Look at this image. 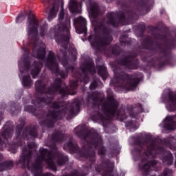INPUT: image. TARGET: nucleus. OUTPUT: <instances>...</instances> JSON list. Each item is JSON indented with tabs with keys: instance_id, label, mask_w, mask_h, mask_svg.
<instances>
[{
	"instance_id": "obj_1",
	"label": "nucleus",
	"mask_w": 176,
	"mask_h": 176,
	"mask_svg": "<svg viewBox=\"0 0 176 176\" xmlns=\"http://www.w3.org/2000/svg\"><path fill=\"white\" fill-rule=\"evenodd\" d=\"M28 150L24 148L23 151V156L21 157V162L25 164L27 162V167L34 176H50L49 173L42 175V162H45L47 163L49 167L54 170L56 168V165L53 161V154L49 152L45 148L40 149V155L38 157L36 161L33 164L30 160L31 157V148L35 146V143L32 142L31 144L28 142Z\"/></svg>"
},
{
	"instance_id": "obj_2",
	"label": "nucleus",
	"mask_w": 176,
	"mask_h": 176,
	"mask_svg": "<svg viewBox=\"0 0 176 176\" xmlns=\"http://www.w3.org/2000/svg\"><path fill=\"white\" fill-rule=\"evenodd\" d=\"M70 28L69 16H68V13L65 12L64 8L62 7L58 16V24L57 26L50 29V34L52 38H53V35H54L56 39V36H57L58 32H60L62 41L68 42V41H69Z\"/></svg>"
},
{
	"instance_id": "obj_3",
	"label": "nucleus",
	"mask_w": 176,
	"mask_h": 176,
	"mask_svg": "<svg viewBox=\"0 0 176 176\" xmlns=\"http://www.w3.org/2000/svg\"><path fill=\"white\" fill-rule=\"evenodd\" d=\"M155 153H156V151H155V144L148 147L147 150L144 153L146 158H142L141 163L139 164V170L142 171L143 175H148V174L151 173L152 167L159 166V162L155 160H153L151 162L148 161L146 162V160H148L149 157H155Z\"/></svg>"
},
{
	"instance_id": "obj_4",
	"label": "nucleus",
	"mask_w": 176,
	"mask_h": 176,
	"mask_svg": "<svg viewBox=\"0 0 176 176\" xmlns=\"http://www.w3.org/2000/svg\"><path fill=\"white\" fill-rule=\"evenodd\" d=\"M19 67L20 69L19 78L22 80V83L25 87H30L32 85L31 77L28 74L30 71V59L28 58H21L19 61Z\"/></svg>"
},
{
	"instance_id": "obj_5",
	"label": "nucleus",
	"mask_w": 176,
	"mask_h": 176,
	"mask_svg": "<svg viewBox=\"0 0 176 176\" xmlns=\"http://www.w3.org/2000/svg\"><path fill=\"white\" fill-rule=\"evenodd\" d=\"M114 82L116 83H119L120 80V78H126L128 79L129 82L126 84L125 87H122V89H124L125 90H133L135 87H137V85L140 83V78H135L131 76H128L127 74L122 72L120 69H115L114 70Z\"/></svg>"
},
{
	"instance_id": "obj_6",
	"label": "nucleus",
	"mask_w": 176,
	"mask_h": 176,
	"mask_svg": "<svg viewBox=\"0 0 176 176\" xmlns=\"http://www.w3.org/2000/svg\"><path fill=\"white\" fill-rule=\"evenodd\" d=\"M64 105H65V103H52L51 107L54 109V111H50L48 118L50 119H56V118H58L60 115L65 116V113H68L69 111H68L67 107Z\"/></svg>"
},
{
	"instance_id": "obj_7",
	"label": "nucleus",
	"mask_w": 176,
	"mask_h": 176,
	"mask_svg": "<svg viewBox=\"0 0 176 176\" xmlns=\"http://www.w3.org/2000/svg\"><path fill=\"white\" fill-rule=\"evenodd\" d=\"M58 60V57H54V54L50 52L46 65L48 67V68H50V69H51V71H53V72H55V74H58L61 78H67V72H59L58 64L57 63Z\"/></svg>"
},
{
	"instance_id": "obj_8",
	"label": "nucleus",
	"mask_w": 176,
	"mask_h": 176,
	"mask_svg": "<svg viewBox=\"0 0 176 176\" xmlns=\"http://www.w3.org/2000/svg\"><path fill=\"white\" fill-rule=\"evenodd\" d=\"M118 105H119V104L115 100V98H113L112 96H110L109 98V103L102 106V110L104 112V115L109 117L115 116V115H116Z\"/></svg>"
},
{
	"instance_id": "obj_9",
	"label": "nucleus",
	"mask_w": 176,
	"mask_h": 176,
	"mask_svg": "<svg viewBox=\"0 0 176 176\" xmlns=\"http://www.w3.org/2000/svg\"><path fill=\"white\" fill-rule=\"evenodd\" d=\"M61 86H64V83L61 81V79L56 80L54 85L52 87L51 89L48 90V94L47 95V97L50 96L53 93V91H58L62 96H67V94H71V96H74L76 92L71 93V91L68 90L67 88H62Z\"/></svg>"
},
{
	"instance_id": "obj_10",
	"label": "nucleus",
	"mask_w": 176,
	"mask_h": 176,
	"mask_svg": "<svg viewBox=\"0 0 176 176\" xmlns=\"http://www.w3.org/2000/svg\"><path fill=\"white\" fill-rule=\"evenodd\" d=\"M28 33L29 35L35 36L38 35V20L35 18L28 19Z\"/></svg>"
},
{
	"instance_id": "obj_11",
	"label": "nucleus",
	"mask_w": 176,
	"mask_h": 176,
	"mask_svg": "<svg viewBox=\"0 0 176 176\" xmlns=\"http://www.w3.org/2000/svg\"><path fill=\"white\" fill-rule=\"evenodd\" d=\"M74 24H79L80 28H76L77 34H86L87 29L86 28V19L83 17H78L74 20Z\"/></svg>"
},
{
	"instance_id": "obj_12",
	"label": "nucleus",
	"mask_w": 176,
	"mask_h": 176,
	"mask_svg": "<svg viewBox=\"0 0 176 176\" xmlns=\"http://www.w3.org/2000/svg\"><path fill=\"white\" fill-rule=\"evenodd\" d=\"M52 153H54V156L57 157V163L59 166H63L66 162H68V157L61 153L60 151L57 149V147L54 146Z\"/></svg>"
},
{
	"instance_id": "obj_13",
	"label": "nucleus",
	"mask_w": 176,
	"mask_h": 176,
	"mask_svg": "<svg viewBox=\"0 0 176 176\" xmlns=\"http://www.w3.org/2000/svg\"><path fill=\"white\" fill-rule=\"evenodd\" d=\"M174 120H176V116H168L163 121V124L165 129L167 130H175L176 124L174 122Z\"/></svg>"
},
{
	"instance_id": "obj_14",
	"label": "nucleus",
	"mask_w": 176,
	"mask_h": 176,
	"mask_svg": "<svg viewBox=\"0 0 176 176\" xmlns=\"http://www.w3.org/2000/svg\"><path fill=\"white\" fill-rule=\"evenodd\" d=\"M89 41L91 46L96 47L99 50H101L102 46H105V45H108L109 43V40H108L107 38H99L98 37H96L94 41H93L91 39Z\"/></svg>"
},
{
	"instance_id": "obj_15",
	"label": "nucleus",
	"mask_w": 176,
	"mask_h": 176,
	"mask_svg": "<svg viewBox=\"0 0 176 176\" xmlns=\"http://www.w3.org/2000/svg\"><path fill=\"white\" fill-rule=\"evenodd\" d=\"M168 101L166 102V109L170 112L176 109V96L173 94L168 95Z\"/></svg>"
},
{
	"instance_id": "obj_16",
	"label": "nucleus",
	"mask_w": 176,
	"mask_h": 176,
	"mask_svg": "<svg viewBox=\"0 0 176 176\" xmlns=\"http://www.w3.org/2000/svg\"><path fill=\"white\" fill-rule=\"evenodd\" d=\"M87 7L88 9V12L91 16H96L98 12V6L94 2L87 3Z\"/></svg>"
},
{
	"instance_id": "obj_17",
	"label": "nucleus",
	"mask_w": 176,
	"mask_h": 176,
	"mask_svg": "<svg viewBox=\"0 0 176 176\" xmlns=\"http://www.w3.org/2000/svg\"><path fill=\"white\" fill-rule=\"evenodd\" d=\"M69 9L72 13H80V8L76 0H70Z\"/></svg>"
},
{
	"instance_id": "obj_18",
	"label": "nucleus",
	"mask_w": 176,
	"mask_h": 176,
	"mask_svg": "<svg viewBox=\"0 0 176 176\" xmlns=\"http://www.w3.org/2000/svg\"><path fill=\"white\" fill-rule=\"evenodd\" d=\"M32 72L31 74L34 78L36 77L38 74L41 72V68H42V63H36V62L34 63L31 67Z\"/></svg>"
},
{
	"instance_id": "obj_19",
	"label": "nucleus",
	"mask_w": 176,
	"mask_h": 176,
	"mask_svg": "<svg viewBox=\"0 0 176 176\" xmlns=\"http://www.w3.org/2000/svg\"><path fill=\"white\" fill-rule=\"evenodd\" d=\"M57 12H58V4H54L53 8L50 10L48 14V20L50 21L52 19H54L57 16Z\"/></svg>"
},
{
	"instance_id": "obj_20",
	"label": "nucleus",
	"mask_w": 176,
	"mask_h": 176,
	"mask_svg": "<svg viewBox=\"0 0 176 176\" xmlns=\"http://www.w3.org/2000/svg\"><path fill=\"white\" fill-rule=\"evenodd\" d=\"M23 137H27L28 138H35L38 134L36 133V131L35 130H31V129L28 128L25 129V131L23 132Z\"/></svg>"
},
{
	"instance_id": "obj_21",
	"label": "nucleus",
	"mask_w": 176,
	"mask_h": 176,
	"mask_svg": "<svg viewBox=\"0 0 176 176\" xmlns=\"http://www.w3.org/2000/svg\"><path fill=\"white\" fill-rule=\"evenodd\" d=\"M98 74L100 75L103 80H105L107 78H108V73L107 72V68H105V67H98Z\"/></svg>"
},
{
	"instance_id": "obj_22",
	"label": "nucleus",
	"mask_w": 176,
	"mask_h": 176,
	"mask_svg": "<svg viewBox=\"0 0 176 176\" xmlns=\"http://www.w3.org/2000/svg\"><path fill=\"white\" fill-rule=\"evenodd\" d=\"M81 69L82 72H87V71L89 72H96V70H94V65L93 63L85 65L84 67L81 66Z\"/></svg>"
},
{
	"instance_id": "obj_23",
	"label": "nucleus",
	"mask_w": 176,
	"mask_h": 176,
	"mask_svg": "<svg viewBox=\"0 0 176 176\" xmlns=\"http://www.w3.org/2000/svg\"><path fill=\"white\" fill-rule=\"evenodd\" d=\"M164 163L167 164H173V154L168 153V155L163 159Z\"/></svg>"
},
{
	"instance_id": "obj_24",
	"label": "nucleus",
	"mask_w": 176,
	"mask_h": 176,
	"mask_svg": "<svg viewBox=\"0 0 176 176\" xmlns=\"http://www.w3.org/2000/svg\"><path fill=\"white\" fill-rule=\"evenodd\" d=\"M36 58H38V60H43V58H45V47H43L42 49L38 51L36 54Z\"/></svg>"
},
{
	"instance_id": "obj_25",
	"label": "nucleus",
	"mask_w": 176,
	"mask_h": 176,
	"mask_svg": "<svg viewBox=\"0 0 176 176\" xmlns=\"http://www.w3.org/2000/svg\"><path fill=\"white\" fill-rule=\"evenodd\" d=\"M62 65H63V67H65V68H66V71H67L69 72H72V71L74 70V67L69 66L68 65V60H64L62 61Z\"/></svg>"
},
{
	"instance_id": "obj_26",
	"label": "nucleus",
	"mask_w": 176,
	"mask_h": 176,
	"mask_svg": "<svg viewBox=\"0 0 176 176\" xmlns=\"http://www.w3.org/2000/svg\"><path fill=\"white\" fill-rule=\"evenodd\" d=\"M91 145H93V146H94V148L97 147V145L101 144V138H94L91 142Z\"/></svg>"
},
{
	"instance_id": "obj_27",
	"label": "nucleus",
	"mask_w": 176,
	"mask_h": 176,
	"mask_svg": "<svg viewBox=\"0 0 176 176\" xmlns=\"http://www.w3.org/2000/svg\"><path fill=\"white\" fill-rule=\"evenodd\" d=\"M35 86L37 91H42V89H43V84H42L41 81L38 80L36 82Z\"/></svg>"
},
{
	"instance_id": "obj_28",
	"label": "nucleus",
	"mask_w": 176,
	"mask_h": 176,
	"mask_svg": "<svg viewBox=\"0 0 176 176\" xmlns=\"http://www.w3.org/2000/svg\"><path fill=\"white\" fill-rule=\"evenodd\" d=\"M25 20V14L23 13L19 14V15L16 17V23H21Z\"/></svg>"
},
{
	"instance_id": "obj_29",
	"label": "nucleus",
	"mask_w": 176,
	"mask_h": 176,
	"mask_svg": "<svg viewBox=\"0 0 176 176\" xmlns=\"http://www.w3.org/2000/svg\"><path fill=\"white\" fill-rule=\"evenodd\" d=\"M36 101H37V104H39V102H45V104H50V102H52V98H48L46 100H45V99L41 100L38 98V99H37Z\"/></svg>"
},
{
	"instance_id": "obj_30",
	"label": "nucleus",
	"mask_w": 176,
	"mask_h": 176,
	"mask_svg": "<svg viewBox=\"0 0 176 176\" xmlns=\"http://www.w3.org/2000/svg\"><path fill=\"white\" fill-rule=\"evenodd\" d=\"M46 30H47V27L46 25L41 26L40 33L42 36L45 35V32H46Z\"/></svg>"
},
{
	"instance_id": "obj_31",
	"label": "nucleus",
	"mask_w": 176,
	"mask_h": 176,
	"mask_svg": "<svg viewBox=\"0 0 176 176\" xmlns=\"http://www.w3.org/2000/svg\"><path fill=\"white\" fill-rule=\"evenodd\" d=\"M78 87V82L72 81L70 83V87H71L72 90H74V89H76V87Z\"/></svg>"
},
{
	"instance_id": "obj_32",
	"label": "nucleus",
	"mask_w": 176,
	"mask_h": 176,
	"mask_svg": "<svg viewBox=\"0 0 176 176\" xmlns=\"http://www.w3.org/2000/svg\"><path fill=\"white\" fill-rule=\"evenodd\" d=\"M125 65L126 67H129V68H131L132 69H135V68H137L135 66H133V63H131V62L125 63Z\"/></svg>"
},
{
	"instance_id": "obj_33",
	"label": "nucleus",
	"mask_w": 176,
	"mask_h": 176,
	"mask_svg": "<svg viewBox=\"0 0 176 176\" xmlns=\"http://www.w3.org/2000/svg\"><path fill=\"white\" fill-rule=\"evenodd\" d=\"M65 146L69 149H72V146H73L72 142H69L67 144H65L64 146V148H65Z\"/></svg>"
},
{
	"instance_id": "obj_34",
	"label": "nucleus",
	"mask_w": 176,
	"mask_h": 176,
	"mask_svg": "<svg viewBox=\"0 0 176 176\" xmlns=\"http://www.w3.org/2000/svg\"><path fill=\"white\" fill-rule=\"evenodd\" d=\"M98 86L97 84V82L94 81L91 85H90V89H96V87Z\"/></svg>"
},
{
	"instance_id": "obj_35",
	"label": "nucleus",
	"mask_w": 176,
	"mask_h": 176,
	"mask_svg": "<svg viewBox=\"0 0 176 176\" xmlns=\"http://www.w3.org/2000/svg\"><path fill=\"white\" fill-rule=\"evenodd\" d=\"M76 60V50H73V60L75 61Z\"/></svg>"
},
{
	"instance_id": "obj_36",
	"label": "nucleus",
	"mask_w": 176,
	"mask_h": 176,
	"mask_svg": "<svg viewBox=\"0 0 176 176\" xmlns=\"http://www.w3.org/2000/svg\"><path fill=\"white\" fill-rule=\"evenodd\" d=\"M25 111H27L28 112H32V109L31 106H27L25 107Z\"/></svg>"
},
{
	"instance_id": "obj_37",
	"label": "nucleus",
	"mask_w": 176,
	"mask_h": 176,
	"mask_svg": "<svg viewBox=\"0 0 176 176\" xmlns=\"http://www.w3.org/2000/svg\"><path fill=\"white\" fill-rule=\"evenodd\" d=\"M89 137H90V135H83L82 138H83V140H86V138H89Z\"/></svg>"
},
{
	"instance_id": "obj_38",
	"label": "nucleus",
	"mask_w": 176,
	"mask_h": 176,
	"mask_svg": "<svg viewBox=\"0 0 176 176\" xmlns=\"http://www.w3.org/2000/svg\"><path fill=\"white\" fill-rule=\"evenodd\" d=\"M70 113H71L72 115H74V113H75V111L72 110V111H70Z\"/></svg>"
},
{
	"instance_id": "obj_39",
	"label": "nucleus",
	"mask_w": 176,
	"mask_h": 176,
	"mask_svg": "<svg viewBox=\"0 0 176 176\" xmlns=\"http://www.w3.org/2000/svg\"><path fill=\"white\" fill-rule=\"evenodd\" d=\"M93 101H94H94H98V99L97 98L93 99Z\"/></svg>"
},
{
	"instance_id": "obj_40",
	"label": "nucleus",
	"mask_w": 176,
	"mask_h": 176,
	"mask_svg": "<svg viewBox=\"0 0 176 176\" xmlns=\"http://www.w3.org/2000/svg\"><path fill=\"white\" fill-rule=\"evenodd\" d=\"M99 118H100V119H104V116H100V115H99Z\"/></svg>"
},
{
	"instance_id": "obj_41",
	"label": "nucleus",
	"mask_w": 176,
	"mask_h": 176,
	"mask_svg": "<svg viewBox=\"0 0 176 176\" xmlns=\"http://www.w3.org/2000/svg\"><path fill=\"white\" fill-rule=\"evenodd\" d=\"M34 57H36V55H35V50H34V53H33Z\"/></svg>"
},
{
	"instance_id": "obj_42",
	"label": "nucleus",
	"mask_w": 176,
	"mask_h": 176,
	"mask_svg": "<svg viewBox=\"0 0 176 176\" xmlns=\"http://www.w3.org/2000/svg\"><path fill=\"white\" fill-rule=\"evenodd\" d=\"M79 109V106H76V109Z\"/></svg>"
},
{
	"instance_id": "obj_43",
	"label": "nucleus",
	"mask_w": 176,
	"mask_h": 176,
	"mask_svg": "<svg viewBox=\"0 0 176 176\" xmlns=\"http://www.w3.org/2000/svg\"><path fill=\"white\" fill-rule=\"evenodd\" d=\"M87 82H89V81H84V83H87Z\"/></svg>"
},
{
	"instance_id": "obj_44",
	"label": "nucleus",
	"mask_w": 176,
	"mask_h": 176,
	"mask_svg": "<svg viewBox=\"0 0 176 176\" xmlns=\"http://www.w3.org/2000/svg\"><path fill=\"white\" fill-rule=\"evenodd\" d=\"M45 2H46V0H44V1H43V3H45Z\"/></svg>"
},
{
	"instance_id": "obj_45",
	"label": "nucleus",
	"mask_w": 176,
	"mask_h": 176,
	"mask_svg": "<svg viewBox=\"0 0 176 176\" xmlns=\"http://www.w3.org/2000/svg\"><path fill=\"white\" fill-rule=\"evenodd\" d=\"M91 39H93V36H91Z\"/></svg>"
},
{
	"instance_id": "obj_46",
	"label": "nucleus",
	"mask_w": 176,
	"mask_h": 176,
	"mask_svg": "<svg viewBox=\"0 0 176 176\" xmlns=\"http://www.w3.org/2000/svg\"><path fill=\"white\" fill-rule=\"evenodd\" d=\"M119 115H120V113H118V116H119Z\"/></svg>"
},
{
	"instance_id": "obj_47",
	"label": "nucleus",
	"mask_w": 176,
	"mask_h": 176,
	"mask_svg": "<svg viewBox=\"0 0 176 176\" xmlns=\"http://www.w3.org/2000/svg\"><path fill=\"white\" fill-rule=\"evenodd\" d=\"M0 171H3V169H0Z\"/></svg>"
},
{
	"instance_id": "obj_48",
	"label": "nucleus",
	"mask_w": 176,
	"mask_h": 176,
	"mask_svg": "<svg viewBox=\"0 0 176 176\" xmlns=\"http://www.w3.org/2000/svg\"><path fill=\"white\" fill-rule=\"evenodd\" d=\"M89 101H90V98H89Z\"/></svg>"
},
{
	"instance_id": "obj_49",
	"label": "nucleus",
	"mask_w": 176,
	"mask_h": 176,
	"mask_svg": "<svg viewBox=\"0 0 176 176\" xmlns=\"http://www.w3.org/2000/svg\"><path fill=\"white\" fill-rule=\"evenodd\" d=\"M172 140H175V139L173 138Z\"/></svg>"
}]
</instances>
